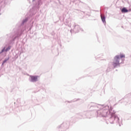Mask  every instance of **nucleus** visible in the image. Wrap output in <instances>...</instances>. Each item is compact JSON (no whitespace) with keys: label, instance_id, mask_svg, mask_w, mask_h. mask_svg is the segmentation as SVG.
I'll list each match as a JSON object with an SVG mask.
<instances>
[{"label":"nucleus","instance_id":"nucleus-1","mask_svg":"<svg viewBox=\"0 0 131 131\" xmlns=\"http://www.w3.org/2000/svg\"><path fill=\"white\" fill-rule=\"evenodd\" d=\"M120 58L121 59H122V58H125V55L123 54H121L120 56H116L114 58V62L113 64L114 67H116V66H119V65H120V63H119Z\"/></svg>","mask_w":131,"mask_h":131},{"label":"nucleus","instance_id":"nucleus-2","mask_svg":"<svg viewBox=\"0 0 131 131\" xmlns=\"http://www.w3.org/2000/svg\"><path fill=\"white\" fill-rule=\"evenodd\" d=\"M131 10H127V9L125 8L124 7L122 8L121 12L122 13H127V12H130Z\"/></svg>","mask_w":131,"mask_h":131},{"label":"nucleus","instance_id":"nucleus-3","mask_svg":"<svg viewBox=\"0 0 131 131\" xmlns=\"http://www.w3.org/2000/svg\"><path fill=\"white\" fill-rule=\"evenodd\" d=\"M32 81H37V76H31Z\"/></svg>","mask_w":131,"mask_h":131},{"label":"nucleus","instance_id":"nucleus-4","mask_svg":"<svg viewBox=\"0 0 131 131\" xmlns=\"http://www.w3.org/2000/svg\"><path fill=\"white\" fill-rule=\"evenodd\" d=\"M101 18L102 21L103 22H105L104 16H103L101 15Z\"/></svg>","mask_w":131,"mask_h":131},{"label":"nucleus","instance_id":"nucleus-5","mask_svg":"<svg viewBox=\"0 0 131 131\" xmlns=\"http://www.w3.org/2000/svg\"><path fill=\"white\" fill-rule=\"evenodd\" d=\"M10 49H11L10 47H8L7 49H6V51L7 52V51H9V50H10Z\"/></svg>","mask_w":131,"mask_h":131},{"label":"nucleus","instance_id":"nucleus-6","mask_svg":"<svg viewBox=\"0 0 131 131\" xmlns=\"http://www.w3.org/2000/svg\"><path fill=\"white\" fill-rule=\"evenodd\" d=\"M10 49H11L10 47H8L7 49H6V51L7 52V51H9V50H10Z\"/></svg>","mask_w":131,"mask_h":131},{"label":"nucleus","instance_id":"nucleus-7","mask_svg":"<svg viewBox=\"0 0 131 131\" xmlns=\"http://www.w3.org/2000/svg\"><path fill=\"white\" fill-rule=\"evenodd\" d=\"M6 62H7V60H4V61H3V64H5V63Z\"/></svg>","mask_w":131,"mask_h":131},{"label":"nucleus","instance_id":"nucleus-8","mask_svg":"<svg viewBox=\"0 0 131 131\" xmlns=\"http://www.w3.org/2000/svg\"><path fill=\"white\" fill-rule=\"evenodd\" d=\"M4 50L3 49V50H2V52H4Z\"/></svg>","mask_w":131,"mask_h":131}]
</instances>
